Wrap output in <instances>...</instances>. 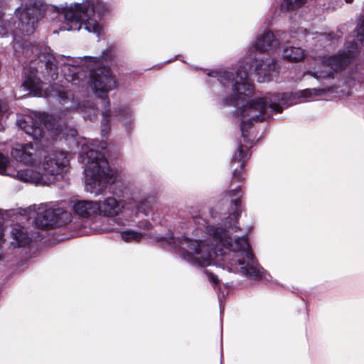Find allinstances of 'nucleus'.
Masks as SVG:
<instances>
[{"label": "nucleus", "mask_w": 364, "mask_h": 364, "mask_svg": "<svg viewBox=\"0 0 364 364\" xmlns=\"http://www.w3.org/2000/svg\"><path fill=\"white\" fill-rule=\"evenodd\" d=\"M357 39L364 46V17H360L357 25Z\"/></svg>", "instance_id": "obj_25"}, {"label": "nucleus", "mask_w": 364, "mask_h": 364, "mask_svg": "<svg viewBox=\"0 0 364 364\" xmlns=\"http://www.w3.org/2000/svg\"><path fill=\"white\" fill-rule=\"evenodd\" d=\"M136 206V201L133 198L123 200L122 202L114 197H107L102 201L98 202V213L104 217H115L122 213L124 217L128 215L129 210Z\"/></svg>", "instance_id": "obj_11"}, {"label": "nucleus", "mask_w": 364, "mask_h": 364, "mask_svg": "<svg viewBox=\"0 0 364 364\" xmlns=\"http://www.w3.org/2000/svg\"><path fill=\"white\" fill-rule=\"evenodd\" d=\"M36 213L35 223L39 228H47L61 225L70 220V213L63 208H53L50 204L33 205L31 208Z\"/></svg>", "instance_id": "obj_9"}, {"label": "nucleus", "mask_w": 364, "mask_h": 364, "mask_svg": "<svg viewBox=\"0 0 364 364\" xmlns=\"http://www.w3.org/2000/svg\"><path fill=\"white\" fill-rule=\"evenodd\" d=\"M49 95L57 97L65 109H70L73 107L72 95L65 86L58 84L51 85V92Z\"/></svg>", "instance_id": "obj_16"}, {"label": "nucleus", "mask_w": 364, "mask_h": 364, "mask_svg": "<svg viewBox=\"0 0 364 364\" xmlns=\"http://www.w3.org/2000/svg\"><path fill=\"white\" fill-rule=\"evenodd\" d=\"M140 227H143L145 229H150L151 228V224L149 222L145 221L140 225Z\"/></svg>", "instance_id": "obj_34"}, {"label": "nucleus", "mask_w": 364, "mask_h": 364, "mask_svg": "<svg viewBox=\"0 0 364 364\" xmlns=\"http://www.w3.org/2000/svg\"><path fill=\"white\" fill-rule=\"evenodd\" d=\"M33 146L31 144H16L11 149V156L16 161L24 163L26 164H33L34 159Z\"/></svg>", "instance_id": "obj_14"}, {"label": "nucleus", "mask_w": 364, "mask_h": 364, "mask_svg": "<svg viewBox=\"0 0 364 364\" xmlns=\"http://www.w3.org/2000/svg\"><path fill=\"white\" fill-rule=\"evenodd\" d=\"M139 213H141L146 216L149 215L151 208L148 200H144L139 203L136 202V206L135 208H131L129 210L127 216H129V218L126 219V223H122V224L124 225L127 224L129 225L130 222L134 220V218L137 216Z\"/></svg>", "instance_id": "obj_17"}, {"label": "nucleus", "mask_w": 364, "mask_h": 364, "mask_svg": "<svg viewBox=\"0 0 364 364\" xmlns=\"http://www.w3.org/2000/svg\"><path fill=\"white\" fill-rule=\"evenodd\" d=\"M307 0H297V7L302 6Z\"/></svg>", "instance_id": "obj_35"}, {"label": "nucleus", "mask_w": 364, "mask_h": 364, "mask_svg": "<svg viewBox=\"0 0 364 364\" xmlns=\"http://www.w3.org/2000/svg\"><path fill=\"white\" fill-rule=\"evenodd\" d=\"M69 159L67 154L62 151H53L44 156L43 164V172L41 173L33 167L24 170L17 171L14 178L24 182H29L36 185H48L52 183L55 176L65 171Z\"/></svg>", "instance_id": "obj_5"}, {"label": "nucleus", "mask_w": 364, "mask_h": 364, "mask_svg": "<svg viewBox=\"0 0 364 364\" xmlns=\"http://www.w3.org/2000/svg\"><path fill=\"white\" fill-rule=\"evenodd\" d=\"M345 1L348 4H351L353 1V0H345Z\"/></svg>", "instance_id": "obj_36"}, {"label": "nucleus", "mask_w": 364, "mask_h": 364, "mask_svg": "<svg viewBox=\"0 0 364 364\" xmlns=\"http://www.w3.org/2000/svg\"><path fill=\"white\" fill-rule=\"evenodd\" d=\"M96 9L97 10V12L100 14H105L109 11V6L101 1H97L96 4Z\"/></svg>", "instance_id": "obj_29"}, {"label": "nucleus", "mask_w": 364, "mask_h": 364, "mask_svg": "<svg viewBox=\"0 0 364 364\" xmlns=\"http://www.w3.org/2000/svg\"><path fill=\"white\" fill-rule=\"evenodd\" d=\"M43 5L39 1L28 0L23 6L17 8L15 11V18L11 32L14 36L20 33L29 35L35 30L38 21L43 14Z\"/></svg>", "instance_id": "obj_8"}, {"label": "nucleus", "mask_w": 364, "mask_h": 364, "mask_svg": "<svg viewBox=\"0 0 364 364\" xmlns=\"http://www.w3.org/2000/svg\"><path fill=\"white\" fill-rule=\"evenodd\" d=\"M73 210L80 218L87 219L98 213V202L90 200L73 201Z\"/></svg>", "instance_id": "obj_13"}, {"label": "nucleus", "mask_w": 364, "mask_h": 364, "mask_svg": "<svg viewBox=\"0 0 364 364\" xmlns=\"http://www.w3.org/2000/svg\"><path fill=\"white\" fill-rule=\"evenodd\" d=\"M17 126L34 140H41L58 136L62 132L61 122L56 121L54 115L45 113H32L30 115L19 117Z\"/></svg>", "instance_id": "obj_7"}, {"label": "nucleus", "mask_w": 364, "mask_h": 364, "mask_svg": "<svg viewBox=\"0 0 364 364\" xmlns=\"http://www.w3.org/2000/svg\"><path fill=\"white\" fill-rule=\"evenodd\" d=\"M289 43L287 42V45L284 46L283 48L282 57L289 62H294L296 60L295 48L292 45L289 46Z\"/></svg>", "instance_id": "obj_24"}, {"label": "nucleus", "mask_w": 364, "mask_h": 364, "mask_svg": "<svg viewBox=\"0 0 364 364\" xmlns=\"http://www.w3.org/2000/svg\"><path fill=\"white\" fill-rule=\"evenodd\" d=\"M39 62L44 65L48 78L55 80L58 75V67L65 80L76 87L85 84L86 73H90V85L97 97L103 100L102 110L101 134L107 136L110 127L109 100L107 93L117 87V82L109 68L102 65L100 58L85 56L72 58L65 56L55 57L49 52H44L39 56Z\"/></svg>", "instance_id": "obj_3"}, {"label": "nucleus", "mask_w": 364, "mask_h": 364, "mask_svg": "<svg viewBox=\"0 0 364 364\" xmlns=\"http://www.w3.org/2000/svg\"><path fill=\"white\" fill-rule=\"evenodd\" d=\"M101 148H102V149L105 148V146H104V144H102V145L101 146Z\"/></svg>", "instance_id": "obj_38"}, {"label": "nucleus", "mask_w": 364, "mask_h": 364, "mask_svg": "<svg viewBox=\"0 0 364 364\" xmlns=\"http://www.w3.org/2000/svg\"><path fill=\"white\" fill-rule=\"evenodd\" d=\"M7 110V105L4 102L0 100V119Z\"/></svg>", "instance_id": "obj_31"}, {"label": "nucleus", "mask_w": 364, "mask_h": 364, "mask_svg": "<svg viewBox=\"0 0 364 364\" xmlns=\"http://www.w3.org/2000/svg\"><path fill=\"white\" fill-rule=\"evenodd\" d=\"M346 48V52L339 53L332 55L322 62L324 70L316 73V76L320 77H332L333 72H338L344 68L351 58H353L357 52V46L354 43H348Z\"/></svg>", "instance_id": "obj_10"}, {"label": "nucleus", "mask_w": 364, "mask_h": 364, "mask_svg": "<svg viewBox=\"0 0 364 364\" xmlns=\"http://www.w3.org/2000/svg\"><path fill=\"white\" fill-rule=\"evenodd\" d=\"M79 160L84 165L86 191L94 196L101 194L109 181L110 175L104 154L87 146H82Z\"/></svg>", "instance_id": "obj_4"}, {"label": "nucleus", "mask_w": 364, "mask_h": 364, "mask_svg": "<svg viewBox=\"0 0 364 364\" xmlns=\"http://www.w3.org/2000/svg\"><path fill=\"white\" fill-rule=\"evenodd\" d=\"M295 5L296 0H282L280 9L282 12L294 11Z\"/></svg>", "instance_id": "obj_27"}, {"label": "nucleus", "mask_w": 364, "mask_h": 364, "mask_svg": "<svg viewBox=\"0 0 364 364\" xmlns=\"http://www.w3.org/2000/svg\"><path fill=\"white\" fill-rule=\"evenodd\" d=\"M80 111L83 113L85 119L94 121L97 116V109L92 102H86L80 107Z\"/></svg>", "instance_id": "obj_20"}, {"label": "nucleus", "mask_w": 364, "mask_h": 364, "mask_svg": "<svg viewBox=\"0 0 364 364\" xmlns=\"http://www.w3.org/2000/svg\"><path fill=\"white\" fill-rule=\"evenodd\" d=\"M8 32V30L4 26L0 25V36H4Z\"/></svg>", "instance_id": "obj_33"}, {"label": "nucleus", "mask_w": 364, "mask_h": 364, "mask_svg": "<svg viewBox=\"0 0 364 364\" xmlns=\"http://www.w3.org/2000/svg\"><path fill=\"white\" fill-rule=\"evenodd\" d=\"M287 36V33H284V36L282 37V39H284L286 38V36Z\"/></svg>", "instance_id": "obj_37"}, {"label": "nucleus", "mask_w": 364, "mask_h": 364, "mask_svg": "<svg viewBox=\"0 0 364 364\" xmlns=\"http://www.w3.org/2000/svg\"><path fill=\"white\" fill-rule=\"evenodd\" d=\"M120 235L122 240L126 242H138L142 238L141 232L133 230L123 231Z\"/></svg>", "instance_id": "obj_22"}, {"label": "nucleus", "mask_w": 364, "mask_h": 364, "mask_svg": "<svg viewBox=\"0 0 364 364\" xmlns=\"http://www.w3.org/2000/svg\"><path fill=\"white\" fill-rule=\"evenodd\" d=\"M11 235L15 240V242H12L11 243L18 247H23L31 241V238L23 227L18 226L14 228L11 230Z\"/></svg>", "instance_id": "obj_18"}, {"label": "nucleus", "mask_w": 364, "mask_h": 364, "mask_svg": "<svg viewBox=\"0 0 364 364\" xmlns=\"http://www.w3.org/2000/svg\"><path fill=\"white\" fill-rule=\"evenodd\" d=\"M231 203L235 210L226 219L225 229L210 225L206 228L208 239L191 240L183 237L173 243L178 246L183 258L193 265L207 267L211 264L229 272L240 273L255 280H269L271 276L259 264L253 255L245 235L232 239L230 232L239 230L237 218L240 215L242 193L239 186L232 191Z\"/></svg>", "instance_id": "obj_1"}, {"label": "nucleus", "mask_w": 364, "mask_h": 364, "mask_svg": "<svg viewBox=\"0 0 364 364\" xmlns=\"http://www.w3.org/2000/svg\"><path fill=\"white\" fill-rule=\"evenodd\" d=\"M95 7V4L92 0L67 6L59 16V18L63 17L65 20L60 29L79 31L83 26L88 32L99 34L102 27L96 17Z\"/></svg>", "instance_id": "obj_6"}, {"label": "nucleus", "mask_w": 364, "mask_h": 364, "mask_svg": "<svg viewBox=\"0 0 364 364\" xmlns=\"http://www.w3.org/2000/svg\"><path fill=\"white\" fill-rule=\"evenodd\" d=\"M277 73L274 60L268 58H255L250 65L247 62L242 64L235 76L225 70L208 73L221 84L226 95H223L224 104L236 107L242 116L241 132L245 141L249 140L247 129L251 124L267 119L273 112H281L284 104L278 95H255L250 77L254 75L257 82H264L272 80Z\"/></svg>", "instance_id": "obj_2"}, {"label": "nucleus", "mask_w": 364, "mask_h": 364, "mask_svg": "<svg viewBox=\"0 0 364 364\" xmlns=\"http://www.w3.org/2000/svg\"><path fill=\"white\" fill-rule=\"evenodd\" d=\"M11 235L15 240V242H12L11 243L18 247H23L31 241V238L23 227L18 226L14 228L11 230Z\"/></svg>", "instance_id": "obj_19"}, {"label": "nucleus", "mask_w": 364, "mask_h": 364, "mask_svg": "<svg viewBox=\"0 0 364 364\" xmlns=\"http://www.w3.org/2000/svg\"><path fill=\"white\" fill-rule=\"evenodd\" d=\"M250 156V153L246 146H240L232 159V163H237L240 166H242L245 161Z\"/></svg>", "instance_id": "obj_23"}, {"label": "nucleus", "mask_w": 364, "mask_h": 364, "mask_svg": "<svg viewBox=\"0 0 364 364\" xmlns=\"http://www.w3.org/2000/svg\"><path fill=\"white\" fill-rule=\"evenodd\" d=\"M7 159L0 153V173L5 175H11L14 177L16 173H11L9 172V166L7 165Z\"/></svg>", "instance_id": "obj_26"}, {"label": "nucleus", "mask_w": 364, "mask_h": 364, "mask_svg": "<svg viewBox=\"0 0 364 364\" xmlns=\"http://www.w3.org/2000/svg\"><path fill=\"white\" fill-rule=\"evenodd\" d=\"M205 274L208 278V279L214 284L217 285L219 284V279H218V277L215 275L212 272H209L208 271H205Z\"/></svg>", "instance_id": "obj_30"}, {"label": "nucleus", "mask_w": 364, "mask_h": 364, "mask_svg": "<svg viewBox=\"0 0 364 364\" xmlns=\"http://www.w3.org/2000/svg\"><path fill=\"white\" fill-rule=\"evenodd\" d=\"M304 57V50L297 48V57H296L297 61L303 59Z\"/></svg>", "instance_id": "obj_32"}, {"label": "nucleus", "mask_w": 364, "mask_h": 364, "mask_svg": "<svg viewBox=\"0 0 364 364\" xmlns=\"http://www.w3.org/2000/svg\"><path fill=\"white\" fill-rule=\"evenodd\" d=\"M253 45L260 52H269L277 49L279 42L270 31H265L257 38Z\"/></svg>", "instance_id": "obj_15"}, {"label": "nucleus", "mask_w": 364, "mask_h": 364, "mask_svg": "<svg viewBox=\"0 0 364 364\" xmlns=\"http://www.w3.org/2000/svg\"><path fill=\"white\" fill-rule=\"evenodd\" d=\"M115 116L119 121L123 122L124 126H127L131 123V118L132 117L130 108L126 107H119L118 109L114 111Z\"/></svg>", "instance_id": "obj_21"}, {"label": "nucleus", "mask_w": 364, "mask_h": 364, "mask_svg": "<svg viewBox=\"0 0 364 364\" xmlns=\"http://www.w3.org/2000/svg\"><path fill=\"white\" fill-rule=\"evenodd\" d=\"M37 70L33 68L28 74H26L22 86L33 96L47 95H48L47 90L43 88L44 84L37 77Z\"/></svg>", "instance_id": "obj_12"}, {"label": "nucleus", "mask_w": 364, "mask_h": 364, "mask_svg": "<svg viewBox=\"0 0 364 364\" xmlns=\"http://www.w3.org/2000/svg\"><path fill=\"white\" fill-rule=\"evenodd\" d=\"M318 90H304L297 92V99L304 98V99H310L313 95H316V92Z\"/></svg>", "instance_id": "obj_28"}]
</instances>
